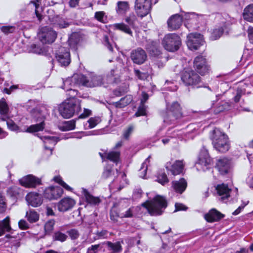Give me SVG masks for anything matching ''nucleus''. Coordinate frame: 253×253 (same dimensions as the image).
<instances>
[{"label":"nucleus","mask_w":253,"mask_h":253,"mask_svg":"<svg viewBox=\"0 0 253 253\" xmlns=\"http://www.w3.org/2000/svg\"><path fill=\"white\" fill-rule=\"evenodd\" d=\"M210 138L214 149L220 153H225L230 148V141L228 135L221 129L214 127L210 132Z\"/></svg>","instance_id":"f257e3e1"},{"label":"nucleus","mask_w":253,"mask_h":253,"mask_svg":"<svg viewBox=\"0 0 253 253\" xmlns=\"http://www.w3.org/2000/svg\"><path fill=\"white\" fill-rule=\"evenodd\" d=\"M184 117L182 106L177 101L168 103L163 115L164 122L168 125H176Z\"/></svg>","instance_id":"f03ea898"},{"label":"nucleus","mask_w":253,"mask_h":253,"mask_svg":"<svg viewBox=\"0 0 253 253\" xmlns=\"http://www.w3.org/2000/svg\"><path fill=\"white\" fill-rule=\"evenodd\" d=\"M168 201L163 196L156 195L151 200H148L141 204V206L147 211L151 216L161 215L168 207Z\"/></svg>","instance_id":"7ed1b4c3"},{"label":"nucleus","mask_w":253,"mask_h":253,"mask_svg":"<svg viewBox=\"0 0 253 253\" xmlns=\"http://www.w3.org/2000/svg\"><path fill=\"white\" fill-rule=\"evenodd\" d=\"M180 78L185 86L192 89L207 87L199 74L191 69H184L181 73Z\"/></svg>","instance_id":"20e7f679"},{"label":"nucleus","mask_w":253,"mask_h":253,"mask_svg":"<svg viewBox=\"0 0 253 253\" xmlns=\"http://www.w3.org/2000/svg\"><path fill=\"white\" fill-rule=\"evenodd\" d=\"M123 20L124 22L114 24V29L132 36V29H135L137 27L138 19L137 15L131 11L125 16Z\"/></svg>","instance_id":"39448f33"},{"label":"nucleus","mask_w":253,"mask_h":253,"mask_svg":"<svg viewBox=\"0 0 253 253\" xmlns=\"http://www.w3.org/2000/svg\"><path fill=\"white\" fill-rule=\"evenodd\" d=\"M82 110L81 100L79 99H66L59 107V112L65 119H69Z\"/></svg>","instance_id":"423d86ee"},{"label":"nucleus","mask_w":253,"mask_h":253,"mask_svg":"<svg viewBox=\"0 0 253 253\" xmlns=\"http://www.w3.org/2000/svg\"><path fill=\"white\" fill-rule=\"evenodd\" d=\"M181 39L176 33H169L165 36L162 41L164 48L169 52L177 51L181 45Z\"/></svg>","instance_id":"0eeeda50"},{"label":"nucleus","mask_w":253,"mask_h":253,"mask_svg":"<svg viewBox=\"0 0 253 253\" xmlns=\"http://www.w3.org/2000/svg\"><path fill=\"white\" fill-rule=\"evenodd\" d=\"M193 68L195 71L201 76L209 74L210 66L208 65L207 59L202 55L196 57L193 61Z\"/></svg>","instance_id":"6e6552de"},{"label":"nucleus","mask_w":253,"mask_h":253,"mask_svg":"<svg viewBox=\"0 0 253 253\" xmlns=\"http://www.w3.org/2000/svg\"><path fill=\"white\" fill-rule=\"evenodd\" d=\"M32 115L35 118L36 122L40 123L35 125H32L28 127L26 130V132L29 133L37 132L42 131L45 127L44 120L45 117L41 114V112L39 110H33Z\"/></svg>","instance_id":"1a4fd4ad"},{"label":"nucleus","mask_w":253,"mask_h":253,"mask_svg":"<svg viewBox=\"0 0 253 253\" xmlns=\"http://www.w3.org/2000/svg\"><path fill=\"white\" fill-rule=\"evenodd\" d=\"M134 8L138 16L143 18L151 11V0H135Z\"/></svg>","instance_id":"9d476101"},{"label":"nucleus","mask_w":253,"mask_h":253,"mask_svg":"<svg viewBox=\"0 0 253 253\" xmlns=\"http://www.w3.org/2000/svg\"><path fill=\"white\" fill-rule=\"evenodd\" d=\"M19 183L26 188H36L42 185V180L41 178L30 174L19 179Z\"/></svg>","instance_id":"9b49d317"},{"label":"nucleus","mask_w":253,"mask_h":253,"mask_svg":"<svg viewBox=\"0 0 253 253\" xmlns=\"http://www.w3.org/2000/svg\"><path fill=\"white\" fill-rule=\"evenodd\" d=\"M39 37L43 44H51L56 40L57 33L52 28L45 26L42 28Z\"/></svg>","instance_id":"f8f14e48"},{"label":"nucleus","mask_w":253,"mask_h":253,"mask_svg":"<svg viewBox=\"0 0 253 253\" xmlns=\"http://www.w3.org/2000/svg\"><path fill=\"white\" fill-rule=\"evenodd\" d=\"M187 45L192 51L198 49L203 44L204 41L201 35L198 33H190L187 37Z\"/></svg>","instance_id":"ddd939ff"},{"label":"nucleus","mask_w":253,"mask_h":253,"mask_svg":"<svg viewBox=\"0 0 253 253\" xmlns=\"http://www.w3.org/2000/svg\"><path fill=\"white\" fill-rule=\"evenodd\" d=\"M63 192L61 187L51 186L45 189L43 193V196L50 201L57 200L62 196Z\"/></svg>","instance_id":"4468645a"},{"label":"nucleus","mask_w":253,"mask_h":253,"mask_svg":"<svg viewBox=\"0 0 253 253\" xmlns=\"http://www.w3.org/2000/svg\"><path fill=\"white\" fill-rule=\"evenodd\" d=\"M231 167V160L226 157H221L216 160L215 168L222 175L228 174Z\"/></svg>","instance_id":"2eb2a0df"},{"label":"nucleus","mask_w":253,"mask_h":253,"mask_svg":"<svg viewBox=\"0 0 253 253\" xmlns=\"http://www.w3.org/2000/svg\"><path fill=\"white\" fill-rule=\"evenodd\" d=\"M56 58L61 66H67L71 63V55L69 49L60 47L56 53Z\"/></svg>","instance_id":"dca6fc26"},{"label":"nucleus","mask_w":253,"mask_h":253,"mask_svg":"<svg viewBox=\"0 0 253 253\" xmlns=\"http://www.w3.org/2000/svg\"><path fill=\"white\" fill-rule=\"evenodd\" d=\"M145 49L150 56L158 59L162 58L159 42L156 41H149L145 45Z\"/></svg>","instance_id":"f3484780"},{"label":"nucleus","mask_w":253,"mask_h":253,"mask_svg":"<svg viewBox=\"0 0 253 253\" xmlns=\"http://www.w3.org/2000/svg\"><path fill=\"white\" fill-rule=\"evenodd\" d=\"M183 22V17L179 14L170 16L167 20L168 28L169 31L178 30Z\"/></svg>","instance_id":"a211bd4d"},{"label":"nucleus","mask_w":253,"mask_h":253,"mask_svg":"<svg viewBox=\"0 0 253 253\" xmlns=\"http://www.w3.org/2000/svg\"><path fill=\"white\" fill-rule=\"evenodd\" d=\"M212 161V159L210 157L209 154L207 151H203L200 153L195 165L196 166H199L200 169L205 171L206 169H209Z\"/></svg>","instance_id":"6ab92c4d"},{"label":"nucleus","mask_w":253,"mask_h":253,"mask_svg":"<svg viewBox=\"0 0 253 253\" xmlns=\"http://www.w3.org/2000/svg\"><path fill=\"white\" fill-rule=\"evenodd\" d=\"M130 58L134 63L141 65L147 60V55L144 49L141 47H138L132 50Z\"/></svg>","instance_id":"aec40b11"},{"label":"nucleus","mask_w":253,"mask_h":253,"mask_svg":"<svg viewBox=\"0 0 253 253\" xmlns=\"http://www.w3.org/2000/svg\"><path fill=\"white\" fill-rule=\"evenodd\" d=\"M225 216L215 208H212L204 215V218L209 223L218 222Z\"/></svg>","instance_id":"412c9836"},{"label":"nucleus","mask_w":253,"mask_h":253,"mask_svg":"<svg viewBox=\"0 0 253 253\" xmlns=\"http://www.w3.org/2000/svg\"><path fill=\"white\" fill-rule=\"evenodd\" d=\"M29 205L33 207H40L43 203V197L37 192H29L26 196Z\"/></svg>","instance_id":"4be33fe9"},{"label":"nucleus","mask_w":253,"mask_h":253,"mask_svg":"<svg viewBox=\"0 0 253 253\" xmlns=\"http://www.w3.org/2000/svg\"><path fill=\"white\" fill-rule=\"evenodd\" d=\"M76 204V201L70 197H65L58 203L57 207L59 211L65 212L71 210Z\"/></svg>","instance_id":"5701e85b"},{"label":"nucleus","mask_w":253,"mask_h":253,"mask_svg":"<svg viewBox=\"0 0 253 253\" xmlns=\"http://www.w3.org/2000/svg\"><path fill=\"white\" fill-rule=\"evenodd\" d=\"M49 21L53 27L59 29H64L68 27L71 24L65 18L59 15L54 16L52 18H49Z\"/></svg>","instance_id":"b1692460"},{"label":"nucleus","mask_w":253,"mask_h":253,"mask_svg":"<svg viewBox=\"0 0 253 253\" xmlns=\"http://www.w3.org/2000/svg\"><path fill=\"white\" fill-rule=\"evenodd\" d=\"M44 143L45 149L52 151L54 147L60 140V138L56 136H43L41 137Z\"/></svg>","instance_id":"393cba45"},{"label":"nucleus","mask_w":253,"mask_h":253,"mask_svg":"<svg viewBox=\"0 0 253 253\" xmlns=\"http://www.w3.org/2000/svg\"><path fill=\"white\" fill-rule=\"evenodd\" d=\"M72 79L75 84L79 86L89 87V76L87 77L82 74L74 75Z\"/></svg>","instance_id":"a878e982"},{"label":"nucleus","mask_w":253,"mask_h":253,"mask_svg":"<svg viewBox=\"0 0 253 253\" xmlns=\"http://www.w3.org/2000/svg\"><path fill=\"white\" fill-rule=\"evenodd\" d=\"M172 186L174 191L179 194L183 193L187 187V182L184 178H180L178 181H173Z\"/></svg>","instance_id":"bb28decb"},{"label":"nucleus","mask_w":253,"mask_h":253,"mask_svg":"<svg viewBox=\"0 0 253 253\" xmlns=\"http://www.w3.org/2000/svg\"><path fill=\"white\" fill-rule=\"evenodd\" d=\"M130 9V5L127 1H118L117 2L115 10L119 15H126Z\"/></svg>","instance_id":"cd10ccee"},{"label":"nucleus","mask_w":253,"mask_h":253,"mask_svg":"<svg viewBox=\"0 0 253 253\" xmlns=\"http://www.w3.org/2000/svg\"><path fill=\"white\" fill-rule=\"evenodd\" d=\"M103 86V76L89 74V88Z\"/></svg>","instance_id":"c85d7f7f"},{"label":"nucleus","mask_w":253,"mask_h":253,"mask_svg":"<svg viewBox=\"0 0 253 253\" xmlns=\"http://www.w3.org/2000/svg\"><path fill=\"white\" fill-rule=\"evenodd\" d=\"M184 167V166L182 161L176 160L171 165L170 168L169 169L167 167L166 169L168 170H169L172 175L175 176L182 173Z\"/></svg>","instance_id":"c756f323"},{"label":"nucleus","mask_w":253,"mask_h":253,"mask_svg":"<svg viewBox=\"0 0 253 253\" xmlns=\"http://www.w3.org/2000/svg\"><path fill=\"white\" fill-rule=\"evenodd\" d=\"M133 100L131 95H126L125 97L121 98L118 101L114 102L112 103L116 108H123L129 105Z\"/></svg>","instance_id":"7c9ffc66"},{"label":"nucleus","mask_w":253,"mask_h":253,"mask_svg":"<svg viewBox=\"0 0 253 253\" xmlns=\"http://www.w3.org/2000/svg\"><path fill=\"white\" fill-rule=\"evenodd\" d=\"M82 37L78 33H73L69 38L68 43L70 47L75 50L78 49V46L79 44Z\"/></svg>","instance_id":"2f4dec72"},{"label":"nucleus","mask_w":253,"mask_h":253,"mask_svg":"<svg viewBox=\"0 0 253 253\" xmlns=\"http://www.w3.org/2000/svg\"><path fill=\"white\" fill-rule=\"evenodd\" d=\"M84 195L86 202L89 205H98L101 202L99 197L93 196L86 189L84 190Z\"/></svg>","instance_id":"473e14b6"},{"label":"nucleus","mask_w":253,"mask_h":253,"mask_svg":"<svg viewBox=\"0 0 253 253\" xmlns=\"http://www.w3.org/2000/svg\"><path fill=\"white\" fill-rule=\"evenodd\" d=\"M242 16L245 21L253 23V4H250L245 7Z\"/></svg>","instance_id":"72a5a7b5"},{"label":"nucleus","mask_w":253,"mask_h":253,"mask_svg":"<svg viewBox=\"0 0 253 253\" xmlns=\"http://www.w3.org/2000/svg\"><path fill=\"white\" fill-rule=\"evenodd\" d=\"M121 152L120 151H110L107 153L106 159L117 164L120 161Z\"/></svg>","instance_id":"f704fd0d"},{"label":"nucleus","mask_w":253,"mask_h":253,"mask_svg":"<svg viewBox=\"0 0 253 253\" xmlns=\"http://www.w3.org/2000/svg\"><path fill=\"white\" fill-rule=\"evenodd\" d=\"M106 244L109 250L112 251L114 253H120L123 250L122 246L120 242L119 241L116 242L115 243H112L110 241H107Z\"/></svg>","instance_id":"c9c22d12"},{"label":"nucleus","mask_w":253,"mask_h":253,"mask_svg":"<svg viewBox=\"0 0 253 253\" xmlns=\"http://www.w3.org/2000/svg\"><path fill=\"white\" fill-rule=\"evenodd\" d=\"M115 83V70L112 69L110 72L103 76V86L107 87L108 84Z\"/></svg>","instance_id":"e433bc0d"},{"label":"nucleus","mask_w":253,"mask_h":253,"mask_svg":"<svg viewBox=\"0 0 253 253\" xmlns=\"http://www.w3.org/2000/svg\"><path fill=\"white\" fill-rule=\"evenodd\" d=\"M63 231V229H61V230L56 231L54 232L53 236L52 239L54 241H59L61 242H64L68 238V236L65 233H63L62 231Z\"/></svg>","instance_id":"4c0bfd02"},{"label":"nucleus","mask_w":253,"mask_h":253,"mask_svg":"<svg viewBox=\"0 0 253 253\" xmlns=\"http://www.w3.org/2000/svg\"><path fill=\"white\" fill-rule=\"evenodd\" d=\"M55 224V221L54 219H50L45 223L44 230L45 235H50L52 233Z\"/></svg>","instance_id":"58836bf2"},{"label":"nucleus","mask_w":253,"mask_h":253,"mask_svg":"<svg viewBox=\"0 0 253 253\" xmlns=\"http://www.w3.org/2000/svg\"><path fill=\"white\" fill-rule=\"evenodd\" d=\"M53 180L58 184H59L60 186L63 187L65 190L68 191H72L73 188L69 186L67 183H66L62 179V177L60 175H56L55 176Z\"/></svg>","instance_id":"ea45409f"},{"label":"nucleus","mask_w":253,"mask_h":253,"mask_svg":"<svg viewBox=\"0 0 253 253\" xmlns=\"http://www.w3.org/2000/svg\"><path fill=\"white\" fill-rule=\"evenodd\" d=\"M117 205V203H114L110 211V218L114 223L117 222L120 217L118 210L115 208Z\"/></svg>","instance_id":"a19ab883"},{"label":"nucleus","mask_w":253,"mask_h":253,"mask_svg":"<svg viewBox=\"0 0 253 253\" xmlns=\"http://www.w3.org/2000/svg\"><path fill=\"white\" fill-rule=\"evenodd\" d=\"M21 191V188L16 186H13L8 188L7 193L11 197L15 198L19 196Z\"/></svg>","instance_id":"79ce46f5"},{"label":"nucleus","mask_w":253,"mask_h":253,"mask_svg":"<svg viewBox=\"0 0 253 253\" xmlns=\"http://www.w3.org/2000/svg\"><path fill=\"white\" fill-rule=\"evenodd\" d=\"M216 189L219 196L225 195L227 197L229 196V189L227 185L224 184L218 185Z\"/></svg>","instance_id":"37998d69"},{"label":"nucleus","mask_w":253,"mask_h":253,"mask_svg":"<svg viewBox=\"0 0 253 253\" xmlns=\"http://www.w3.org/2000/svg\"><path fill=\"white\" fill-rule=\"evenodd\" d=\"M28 221L30 223H34L39 219V214L34 210H30L29 213H27Z\"/></svg>","instance_id":"c03bdc74"},{"label":"nucleus","mask_w":253,"mask_h":253,"mask_svg":"<svg viewBox=\"0 0 253 253\" xmlns=\"http://www.w3.org/2000/svg\"><path fill=\"white\" fill-rule=\"evenodd\" d=\"M9 111V107L4 98L0 99V114L6 115Z\"/></svg>","instance_id":"a18cd8bd"},{"label":"nucleus","mask_w":253,"mask_h":253,"mask_svg":"<svg viewBox=\"0 0 253 253\" xmlns=\"http://www.w3.org/2000/svg\"><path fill=\"white\" fill-rule=\"evenodd\" d=\"M224 31V29L222 27L215 28L211 34V38L213 40H217L222 35Z\"/></svg>","instance_id":"49530a36"},{"label":"nucleus","mask_w":253,"mask_h":253,"mask_svg":"<svg viewBox=\"0 0 253 253\" xmlns=\"http://www.w3.org/2000/svg\"><path fill=\"white\" fill-rule=\"evenodd\" d=\"M75 127L76 121L75 120H72L69 121L65 122L61 130L62 131H69L74 129Z\"/></svg>","instance_id":"de8ad7c7"},{"label":"nucleus","mask_w":253,"mask_h":253,"mask_svg":"<svg viewBox=\"0 0 253 253\" xmlns=\"http://www.w3.org/2000/svg\"><path fill=\"white\" fill-rule=\"evenodd\" d=\"M157 181L163 185L169 182L167 175L164 171L160 172L158 174Z\"/></svg>","instance_id":"09e8293b"},{"label":"nucleus","mask_w":253,"mask_h":253,"mask_svg":"<svg viewBox=\"0 0 253 253\" xmlns=\"http://www.w3.org/2000/svg\"><path fill=\"white\" fill-rule=\"evenodd\" d=\"M79 93V91L77 89H73L71 88L66 89V95L68 98L66 99H78L76 96Z\"/></svg>","instance_id":"8fccbe9b"},{"label":"nucleus","mask_w":253,"mask_h":253,"mask_svg":"<svg viewBox=\"0 0 253 253\" xmlns=\"http://www.w3.org/2000/svg\"><path fill=\"white\" fill-rule=\"evenodd\" d=\"M1 31L5 35L13 33L15 31V27L14 26L8 25L2 26L0 28Z\"/></svg>","instance_id":"3c124183"},{"label":"nucleus","mask_w":253,"mask_h":253,"mask_svg":"<svg viewBox=\"0 0 253 253\" xmlns=\"http://www.w3.org/2000/svg\"><path fill=\"white\" fill-rule=\"evenodd\" d=\"M100 121L101 120L99 117H94L90 118L89 120L87 121V122L89 124V128H94L100 122Z\"/></svg>","instance_id":"603ef678"},{"label":"nucleus","mask_w":253,"mask_h":253,"mask_svg":"<svg viewBox=\"0 0 253 253\" xmlns=\"http://www.w3.org/2000/svg\"><path fill=\"white\" fill-rule=\"evenodd\" d=\"M8 128L14 131H18L20 130L19 126L12 120H9L6 122Z\"/></svg>","instance_id":"864d4df0"},{"label":"nucleus","mask_w":253,"mask_h":253,"mask_svg":"<svg viewBox=\"0 0 253 253\" xmlns=\"http://www.w3.org/2000/svg\"><path fill=\"white\" fill-rule=\"evenodd\" d=\"M67 233L72 240H76L79 237L80 234L78 230L72 228L67 231Z\"/></svg>","instance_id":"5fc2aeb1"},{"label":"nucleus","mask_w":253,"mask_h":253,"mask_svg":"<svg viewBox=\"0 0 253 253\" xmlns=\"http://www.w3.org/2000/svg\"><path fill=\"white\" fill-rule=\"evenodd\" d=\"M147 115L146 113V107L145 105L140 104L138 108L137 112L135 114V116L136 117L144 116Z\"/></svg>","instance_id":"6e6d98bb"},{"label":"nucleus","mask_w":253,"mask_h":253,"mask_svg":"<svg viewBox=\"0 0 253 253\" xmlns=\"http://www.w3.org/2000/svg\"><path fill=\"white\" fill-rule=\"evenodd\" d=\"M0 224L6 228V232H10L12 230L10 224V218L9 216H6L0 222Z\"/></svg>","instance_id":"4d7b16f0"},{"label":"nucleus","mask_w":253,"mask_h":253,"mask_svg":"<svg viewBox=\"0 0 253 253\" xmlns=\"http://www.w3.org/2000/svg\"><path fill=\"white\" fill-rule=\"evenodd\" d=\"M134 129V126L133 125H129L127 128L124 130L123 136L124 138H125L126 140H128L130 137V135L132 133V131Z\"/></svg>","instance_id":"13d9d810"},{"label":"nucleus","mask_w":253,"mask_h":253,"mask_svg":"<svg viewBox=\"0 0 253 253\" xmlns=\"http://www.w3.org/2000/svg\"><path fill=\"white\" fill-rule=\"evenodd\" d=\"M31 3H32L35 6V13L39 21L41 22L43 18V16L41 12L39 10V8H40V4L35 1H31Z\"/></svg>","instance_id":"bf43d9fd"},{"label":"nucleus","mask_w":253,"mask_h":253,"mask_svg":"<svg viewBox=\"0 0 253 253\" xmlns=\"http://www.w3.org/2000/svg\"><path fill=\"white\" fill-rule=\"evenodd\" d=\"M112 169L110 167H106L102 172L101 177L103 179H107L110 177L112 173Z\"/></svg>","instance_id":"052dcab7"},{"label":"nucleus","mask_w":253,"mask_h":253,"mask_svg":"<svg viewBox=\"0 0 253 253\" xmlns=\"http://www.w3.org/2000/svg\"><path fill=\"white\" fill-rule=\"evenodd\" d=\"M5 197L0 193V213L4 212L6 208Z\"/></svg>","instance_id":"680f3d73"},{"label":"nucleus","mask_w":253,"mask_h":253,"mask_svg":"<svg viewBox=\"0 0 253 253\" xmlns=\"http://www.w3.org/2000/svg\"><path fill=\"white\" fill-rule=\"evenodd\" d=\"M184 18L187 21L186 22L184 23V25L188 28H190L189 27H188L189 25H190L193 22L197 21V20L195 18H191L190 15L189 13L185 14Z\"/></svg>","instance_id":"e2e57ef3"},{"label":"nucleus","mask_w":253,"mask_h":253,"mask_svg":"<svg viewBox=\"0 0 253 253\" xmlns=\"http://www.w3.org/2000/svg\"><path fill=\"white\" fill-rule=\"evenodd\" d=\"M19 228L21 230L29 229V226L28 223L24 219H20L18 222Z\"/></svg>","instance_id":"0e129e2a"},{"label":"nucleus","mask_w":253,"mask_h":253,"mask_svg":"<svg viewBox=\"0 0 253 253\" xmlns=\"http://www.w3.org/2000/svg\"><path fill=\"white\" fill-rule=\"evenodd\" d=\"M104 15L105 12L104 11H97L95 13L94 17L99 22H103Z\"/></svg>","instance_id":"69168bd1"},{"label":"nucleus","mask_w":253,"mask_h":253,"mask_svg":"<svg viewBox=\"0 0 253 253\" xmlns=\"http://www.w3.org/2000/svg\"><path fill=\"white\" fill-rule=\"evenodd\" d=\"M126 91H125L123 89L121 88H118L113 90V94L116 97H120L124 95Z\"/></svg>","instance_id":"338daca9"},{"label":"nucleus","mask_w":253,"mask_h":253,"mask_svg":"<svg viewBox=\"0 0 253 253\" xmlns=\"http://www.w3.org/2000/svg\"><path fill=\"white\" fill-rule=\"evenodd\" d=\"M242 90L241 88H237L236 91V94L233 98V101L235 103H238L240 101L242 96Z\"/></svg>","instance_id":"774afa93"}]
</instances>
